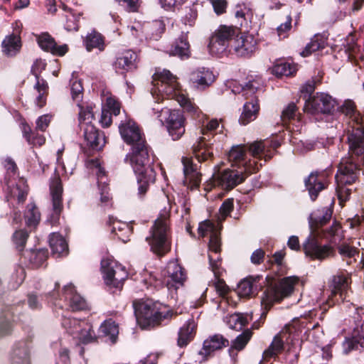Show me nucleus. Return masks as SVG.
<instances>
[{
	"mask_svg": "<svg viewBox=\"0 0 364 364\" xmlns=\"http://www.w3.org/2000/svg\"><path fill=\"white\" fill-rule=\"evenodd\" d=\"M119 133L125 143L132 146V151L127 155L129 161L137 176L138 195L140 198L146 193L150 183L155 180V173L149 166V151L144 135L136 123L126 119L119 126Z\"/></svg>",
	"mask_w": 364,
	"mask_h": 364,
	"instance_id": "nucleus-1",
	"label": "nucleus"
},
{
	"mask_svg": "<svg viewBox=\"0 0 364 364\" xmlns=\"http://www.w3.org/2000/svg\"><path fill=\"white\" fill-rule=\"evenodd\" d=\"M152 83L151 93L156 102L164 99H174L193 117L199 118L202 114L199 108L187 97L186 91L181 88L176 76L169 70L156 72L153 76Z\"/></svg>",
	"mask_w": 364,
	"mask_h": 364,
	"instance_id": "nucleus-2",
	"label": "nucleus"
},
{
	"mask_svg": "<svg viewBox=\"0 0 364 364\" xmlns=\"http://www.w3.org/2000/svg\"><path fill=\"white\" fill-rule=\"evenodd\" d=\"M341 112L348 117V151L355 154L359 161H364V131L360 119L355 109L354 103L350 100L346 101L341 107Z\"/></svg>",
	"mask_w": 364,
	"mask_h": 364,
	"instance_id": "nucleus-3",
	"label": "nucleus"
},
{
	"mask_svg": "<svg viewBox=\"0 0 364 364\" xmlns=\"http://www.w3.org/2000/svg\"><path fill=\"white\" fill-rule=\"evenodd\" d=\"M363 165L364 161H359L358 157L349 151L348 156L342 158L335 177L337 183L336 191L341 202L348 199L350 190L346 188V186L355 181L358 178V167Z\"/></svg>",
	"mask_w": 364,
	"mask_h": 364,
	"instance_id": "nucleus-4",
	"label": "nucleus"
},
{
	"mask_svg": "<svg viewBox=\"0 0 364 364\" xmlns=\"http://www.w3.org/2000/svg\"><path fill=\"white\" fill-rule=\"evenodd\" d=\"M168 215V212L164 210L151 229V236L146 237L151 250L159 255L165 254L170 249Z\"/></svg>",
	"mask_w": 364,
	"mask_h": 364,
	"instance_id": "nucleus-5",
	"label": "nucleus"
},
{
	"mask_svg": "<svg viewBox=\"0 0 364 364\" xmlns=\"http://www.w3.org/2000/svg\"><path fill=\"white\" fill-rule=\"evenodd\" d=\"M135 314L138 323L142 328H146V326L159 325L165 321H168L174 314L166 306L143 302L135 307Z\"/></svg>",
	"mask_w": 364,
	"mask_h": 364,
	"instance_id": "nucleus-6",
	"label": "nucleus"
},
{
	"mask_svg": "<svg viewBox=\"0 0 364 364\" xmlns=\"http://www.w3.org/2000/svg\"><path fill=\"white\" fill-rule=\"evenodd\" d=\"M229 87L234 94L242 92L245 99H250L243 107V111L240 115L239 122L242 125H246L256 118L259 111L258 100L254 96L258 89V83L255 81H250L245 86L240 85L237 82H230Z\"/></svg>",
	"mask_w": 364,
	"mask_h": 364,
	"instance_id": "nucleus-7",
	"label": "nucleus"
},
{
	"mask_svg": "<svg viewBox=\"0 0 364 364\" xmlns=\"http://www.w3.org/2000/svg\"><path fill=\"white\" fill-rule=\"evenodd\" d=\"M198 233L201 237L210 235L208 259L210 267L215 277L220 274L221 264L220 257V242L219 233L214 224L210 220H205L199 224Z\"/></svg>",
	"mask_w": 364,
	"mask_h": 364,
	"instance_id": "nucleus-8",
	"label": "nucleus"
},
{
	"mask_svg": "<svg viewBox=\"0 0 364 364\" xmlns=\"http://www.w3.org/2000/svg\"><path fill=\"white\" fill-rule=\"evenodd\" d=\"M92 119H94V114L92 107L80 109L79 122L84 139L92 149L100 150L105 144V139L92 124Z\"/></svg>",
	"mask_w": 364,
	"mask_h": 364,
	"instance_id": "nucleus-9",
	"label": "nucleus"
},
{
	"mask_svg": "<svg viewBox=\"0 0 364 364\" xmlns=\"http://www.w3.org/2000/svg\"><path fill=\"white\" fill-rule=\"evenodd\" d=\"M299 323V320H294L291 323L286 325L284 329L274 337L269 347L263 352L262 362L276 358L284 350V341H287L291 335L293 339H296L299 331H300Z\"/></svg>",
	"mask_w": 364,
	"mask_h": 364,
	"instance_id": "nucleus-10",
	"label": "nucleus"
},
{
	"mask_svg": "<svg viewBox=\"0 0 364 364\" xmlns=\"http://www.w3.org/2000/svg\"><path fill=\"white\" fill-rule=\"evenodd\" d=\"M62 325L68 333L82 343H89L97 339L92 326L86 320L65 316Z\"/></svg>",
	"mask_w": 364,
	"mask_h": 364,
	"instance_id": "nucleus-11",
	"label": "nucleus"
},
{
	"mask_svg": "<svg viewBox=\"0 0 364 364\" xmlns=\"http://www.w3.org/2000/svg\"><path fill=\"white\" fill-rule=\"evenodd\" d=\"M299 278L296 276L283 278L276 289H269L263 293L261 305L265 310L270 309L275 301H279L283 298L289 296L294 291V286L298 284Z\"/></svg>",
	"mask_w": 364,
	"mask_h": 364,
	"instance_id": "nucleus-12",
	"label": "nucleus"
},
{
	"mask_svg": "<svg viewBox=\"0 0 364 364\" xmlns=\"http://www.w3.org/2000/svg\"><path fill=\"white\" fill-rule=\"evenodd\" d=\"M101 270L107 286L121 289L128 277L124 267L112 258H104L101 261Z\"/></svg>",
	"mask_w": 364,
	"mask_h": 364,
	"instance_id": "nucleus-13",
	"label": "nucleus"
},
{
	"mask_svg": "<svg viewBox=\"0 0 364 364\" xmlns=\"http://www.w3.org/2000/svg\"><path fill=\"white\" fill-rule=\"evenodd\" d=\"M237 30L232 26H220L213 34L208 45L213 55L224 53L228 48H230V41L236 36Z\"/></svg>",
	"mask_w": 364,
	"mask_h": 364,
	"instance_id": "nucleus-14",
	"label": "nucleus"
},
{
	"mask_svg": "<svg viewBox=\"0 0 364 364\" xmlns=\"http://www.w3.org/2000/svg\"><path fill=\"white\" fill-rule=\"evenodd\" d=\"M159 117L161 122L166 123L169 135L173 140L179 139L185 133V118L180 110L162 108Z\"/></svg>",
	"mask_w": 364,
	"mask_h": 364,
	"instance_id": "nucleus-15",
	"label": "nucleus"
},
{
	"mask_svg": "<svg viewBox=\"0 0 364 364\" xmlns=\"http://www.w3.org/2000/svg\"><path fill=\"white\" fill-rule=\"evenodd\" d=\"M46 66V63L44 60L38 59L34 62L31 68V72L36 79L33 95L35 97V104L38 107H42L46 105L48 91V83L45 80L40 78V75L45 70Z\"/></svg>",
	"mask_w": 364,
	"mask_h": 364,
	"instance_id": "nucleus-16",
	"label": "nucleus"
},
{
	"mask_svg": "<svg viewBox=\"0 0 364 364\" xmlns=\"http://www.w3.org/2000/svg\"><path fill=\"white\" fill-rule=\"evenodd\" d=\"M336 101L326 93H316L312 98L307 100L305 97L304 112L316 114H328L334 109Z\"/></svg>",
	"mask_w": 364,
	"mask_h": 364,
	"instance_id": "nucleus-17",
	"label": "nucleus"
},
{
	"mask_svg": "<svg viewBox=\"0 0 364 364\" xmlns=\"http://www.w3.org/2000/svg\"><path fill=\"white\" fill-rule=\"evenodd\" d=\"M163 283L169 291L176 290L183 284L186 274L183 268L177 261H171L163 272Z\"/></svg>",
	"mask_w": 364,
	"mask_h": 364,
	"instance_id": "nucleus-18",
	"label": "nucleus"
},
{
	"mask_svg": "<svg viewBox=\"0 0 364 364\" xmlns=\"http://www.w3.org/2000/svg\"><path fill=\"white\" fill-rule=\"evenodd\" d=\"M249 173L243 170L226 169L223 172L215 173L213 176V183L224 189H232L241 183Z\"/></svg>",
	"mask_w": 364,
	"mask_h": 364,
	"instance_id": "nucleus-19",
	"label": "nucleus"
},
{
	"mask_svg": "<svg viewBox=\"0 0 364 364\" xmlns=\"http://www.w3.org/2000/svg\"><path fill=\"white\" fill-rule=\"evenodd\" d=\"M228 159L232 166H238L240 170H243L248 173H252L259 169L255 160L252 161L247 159L246 147L244 145L233 146L228 154Z\"/></svg>",
	"mask_w": 364,
	"mask_h": 364,
	"instance_id": "nucleus-20",
	"label": "nucleus"
},
{
	"mask_svg": "<svg viewBox=\"0 0 364 364\" xmlns=\"http://www.w3.org/2000/svg\"><path fill=\"white\" fill-rule=\"evenodd\" d=\"M256 49V41L252 35L247 33H236L233 40L230 41V50L235 55L240 57H247L251 55Z\"/></svg>",
	"mask_w": 364,
	"mask_h": 364,
	"instance_id": "nucleus-21",
	"label": "nucleus"
},
{
	"mask_svg": "<svg viewBox=\"0 0 364 364\" xmlns=\"http://www.w3.org/2000/svg\"><path fill=\"white\" fill-rule=\"evenodd\" d=\"M306 256L313 259H325L334 255V250L329 245H321L315 236L310 235L304 244Z\"/></svg>",
	"mask_w": 364,
	"mask_h": 364,
	"instance_id": "nucleus-22",
	"label": "nucleus"
},
{
	"mask_svg": "<svg viewBox=\"0 0 364 364\" xmlns=\"http://www.w3.org/2000/svg\"><path fill=\"white\" fill-rule=\"evenodd\" d=\"M87 168L92 174L97 176V185L100 191V200L102 203H107L109 200L107 186V177L103 167H102L99 159H91L87 162Z\"/></svg>",
	"mask_w": 364,
	"mask_h": 364,
	"instance_id": "nucleus-23",
	"label": "nucleus"
},
{
	"mask_svg": "<svg viewBox=\"0 0 364 364\" xmlns=\"http://www.w3.org/2000/svg\"><path fill=\"white\" fill-rule=\"evenodd\" d=\"M351 274L347 272H341L333 278L332 294L334 296H339V298L344 301L348 296L350 290Z\"/></svg>",
	"mask_w": 364,
	"mask_h": 364,
	"instance_id": "nucleus-24",
	"label": "nucleus"
},
{
	"mask_svg": "<svg viewBox=\"0 0 364 364\" xmlns=\"http://www.w3.org/2000/svg\"><path fill=\"white\" fill-rule=\"evenodd\" d=\"M182 164L184 173L183 184L191 190L198 188L200 183L201 175L197 171L196 166L193 165L192 159L188 157H183Z\"/></svg>",
	"mask_w": 364,
	"mask_h": 364,
	"instance_id": "nucleus-25",
	"label": "nucleus"
},
{
	"mask_svg": "<svg viewBox=\"0 0 364 364\" xmlns=\"http://www.w3.org/2000/svg\"><path fill=\"white\" fill-rule=\"evenodd\" d=\"M229 341L220 334L209 336L203 341V348L199 354L205 358L210 357L215 351L228 346Z\"/></svg>",
	"mask_w": 364,
	"mask_h": 364,
	"instance_id": "nucleus-26",
	"label": "nucleus"
},
{
	"mask_svg": "<svg viewBox=\"0 0 364 364\" xmlns=\"http://www.w3.org/2000/svg\"><path fill=\"white\" fill-rule=\"evenodd\" d=\"M326 176L324 172L315 171L305 180V186L312 200H314L318 193L326 188Z\"/></svg>",
	"mask_w": 364,
	"mask_h": 364,
	"instance_id": "nucleus-27",
	"label": "nucleus"
},
{
	"mask_svg": "<svg viewBox=\"0 0 364 364\" xmlns=\"http://www.w3.org/2000/svg\"><path fill=\"white\" fill-rule=\"evenodd\" d=\"M215 77L213 71L210 69L199 68L191 73L189 80L194 87L205 89L215 81Z\"/></svg>",
	"mask_w": 364,
	"mask_h": 364,
	"instance_id": "nucleus-28",
	"label": "nucleus"
},
{
	"mask_svg": "<svg viewBox=\"0 0 364 364\" xmlns=\"http://www.w3.org/2000/svg\"><path fill=\"white\" fill-rule=\"evenodd\" d=\"M137 55L132 50H127L119 56L114 62V68L117 73H124L136 68Z\"/></svg>",
	"mask_w": 364,
	"mask_h": 364,
	"instance_id": "nucleus-29",
	"label": "nucleus"
},
{
	"mask_svg": "<svg viewBox=\"0 0 364 364\" xmlns=\"http://www.w3.org/2000/svg\"><path fill=\"white\" fill-rule=\"evenodd\" d=\"M39 46L44 50L53 55H64L68 52L67 45L58 46L54 39L48 33H42L38 38Z\"/></svg>",
	"mask_w": 364,
	"mask_h": 364,
	"instance_id": "nucleus-30",
	"label": "nucleus"
},
{
	"mask_svg": "<svg viewBox=\"0 0 364 364\" xmlns=\"http://www.w3.org/2000/svg\"><path fill=\"white\" fill-rule=\"evenodd\" d=\"M30 348L27 341L17 343L11 354V364H31Z\"/></svg>",
	"mask_w": 364,
	"mask_h": 364,
	"instance_id": "nucleus-31",
	"label": "nucleus"
},
{
	"mask_svg": "<svg viewBox=\"0 0 364 364\" xmlns=\"http://www.w3.org/2000/svg\"><path fill=\"white\" fill-rule=\"evenodd\" d=\"M63 296L65 300L69 301L72 311L84 310L87 307L86 301L75 291L73 284L65 286Z\"/></svg>",
	"mask_w": 364,
	"mask_h": 364,
	"instance_id": "nucleus-32",
	"label": "nucleus"
},
{
	"mask_svg": "<svg viewBox=\"0 0 364 364\" xmlns=\"http://www.w3.org/2000/svg\"><path fill=\"white\" fill-rule=\"evenodd\" d=\"M205 136H200L193 145V152L199 162L206 161L213 157L212 147Z\"/></svg>",
	"mask_w": 364,
	"mask_h": 364,
	"instance_id": "nucleus-33",
	"label": "nucleus"
},
{
	"mask_svg": "<svg viewBox=\"0 0 364 364\" xmlns=\"http://www.w3.org/2000/svg\"><path fill=\"white\" fill-rule=\"evenodd\" d=\"M50 194L52 197L53 215L58 218L62 210L63 186L59 178H55L50 183Z\"/></svg>",
	"mask_w": 364,
	"mask_h": 364,
	"instance_id": "nucleus-34",
	"label": "nucleus"
},
{
	"mask_svg": "<svg viewBox=\"0 0 364 364\" xmlns=\"http://www.w3.org/2000/svg\"><path fill=\"white\" fill-rule=\"evenodd\" d=\"M332 211L328 208H323L314 210L309 217V224L311 229L316 231L319 226H322L330 220Z\"/></svg>",
	"mask_w": 364,
	"mask_h": 364,
	"instance_id": "nucleus-35",
	"label": "nucleus"
},
{
	"mask_svg": "<svg viewBox=\"0 0 364 364\" xmlns=\"http://www.w3.org/2000/svg\"><path fill=\"white\" fill-rule=\"evenodd\" d=\"M21 46L20 36L9 35L2 42V51L6 55L13 57L19 53Z\"/></svg>",
	"mask_w": 364,
	"mask_h": 364,
	"instance_id": "nucleus-36",
	"label": "nucleus"
},
{
	"mask_svg": "<svg viewBox=\"0 0 364 364\" xmlns=\"http://www.w3.org/2000/svg\"><path fill=\"white\" fill-rule=\"evenodd\" d=\"M49 244L53 255L60 257L68 254V243L61 235L56 232L52 233L49 238Z\"/></svg>",
	"mask_w": 364,
	"mask_h": 364,
	"instance_id": "nucleus-37",
	"label": "nucleus"
},
{
	"mask_svg": "<svg viewBox=\"0 0 364 364\" xmlns=\"http://www.w3.org/2000/svg\"><path fill=\"white\" fill-rule=\"evenodd\" d=\"M195 322L188 320L179 330L177 344L179 347H184L193 338L195 331Z\"/></svg>",
	"mask_w": 364,
	"mask_h": 364,
	"instance_id": "nucleus-38",
	"label": "nucleus"
},
{
	"mask_svg": "<svg viewBox=\"0 0 364 364\" xmlns=\"http://www.w3.org/2000/svg\"><path fill=\"white\" fill-rule=\"evenodd\" d=\"M111 231L119 240L123 242H127L129 240L132 227L127 223L114 220L112 224Z\"/></svg>",
	"mask_w": 364,
	"mask_h": 364,
	"instance_id": "nucleus-39",
	"label": "nucleus"
},
{
	"mask_svg": "<svg viewBox=\"0 0 364 364\" xmlns=\"http://www.w3.org/2000/svg\"><path fill=\"white\" fill-rule=\"evenodd\" d=\"M223 129V125L220 124L216 119H211L205 124L203 122L200 129L201 136H205L206 139L209 140L211 136L222 133Z\"/></svg>",
	"mask_w": 364,
	"mask_h": 364,
	"instance_id": "nucleus-40",
	"label": "nucleus"
},
{
	"mask_svg": "<svg viewBox=\"0 0 364 364\" xmlns=\"http://www.w3.org/2000/svg\"><path fill=\"white\" fill-rule=\"evenodd\" d=\"M326 45V39L323 36L316 35L306 46L301 55L304 57L308 56L314 52L323 49Z\"/></svg>",
	"mask_w": 364,
	"mask_h": 364,
	"instance_id": "nucleus-41",
	"label": "nucleus"
},
{
	"mask_svg": "<svg viewBox=\"0 0 364 364\" xmlns=\"http://www.w3.org/2000/svg\"><path fill=\"white\" fill-rule=\"evenodd\" d=\"M235 16L240 21V24L242 26L247 24V21H251L253 13L252 9L245 4H238L235 8Z\"/></svg>",
	"mask_w": 364,
	"mask_h": 364,
	"instance_id": "nucleus-42",
	"label": "nucleus"
},
{
	"mask_svg": "<svg viewBox=\"0 0 364 364\" xmlns=\"http://www.w3.org/2000/svg\"><path fill=\"white\" fill-rule=\"evenodd\" d=\"M26 257L28 258L33 267H39L43 264L48 258L47 250L40 249L26 252Z\"/></svg>",
	"mask_w": 364,
	"mask_h": 364,
	"instance_id": "nucleus-43",
	"label": "nucleus"
},
{
	"mask_svg": "<svg viewBox=\"0 0 364 364\" xmlns=\"http://www.w3.org/2000/svg\"><path fill=\"white\" fill-rule=\"evenodd\" d=\"M355 326L353 328L355 338H363V345L364 346V309H356L353 315Z\"/></svg>",
	"mask_w": 364,
	"mask_h": 364,
	"instance_id": "nucleus-44",
	"label": "nucleus"
},
{
	"mask_svg": "<svg viewBox=\"0 0 364 364\" xmlns=\"http://www.w3.org/2000/svg\"><path fill=\"white\" fill-rule=\"evenodd\" d=\"M100 331L107 336L109 337L112 343H115L119 333L118 325L112 319L105 321L100 327Z\"/></svg>",
	"mask_w": 364,
	"mask_h": 364,
	"instance_id": "nucleus-45",
	"label": "nucleus"
},
{
	"mask_svg": "<svg viewBox=\"0 0 364 364\" xmlns=\"http://www.w3.org/2000/svg\"><path fill=\"white\" fill-rule=\"evenodd\" d=\"M272 73L277 77L291 76L296 72L294 65L289 63H279L272 68Z\"/></svg>",
	"mask_w": 364,
	"mask_h": 364,
	"instance_id": "nucleus-46",
	"label": "nucleus"
},
{
	"mask_svg": "<svg viewBox=\"0 0 364 364\" xmlns=\"http://www.w3.org/2000/svg\"><path fill=\"white\" fill-rule=\"evenodd\" d=\"M256 279L247 278L240 282L237 287L238 294L241 297L252 295L257 289Z\"/></svg>",
	"mask_w": 364,
	"mask_h": 364,
	"instance_id": "nucleus-47",
	"label": "nucleus"
},
{
	"mask_svg": "<svg viewBox=\"0 0 364 364\" xmlns=\"http://www.w3.org/2000/svg\"><path fill=\"white\" fill-rule=\"evenodd\" d=\"M189 44L186 38L182 37L176 41L171 50V54L181 58L189 56Z\"/></svg>",
	"mask_w": 364,
	"mask_h": 364,
	"instance_id": "nucleus-48",
	"label": "nucleus"
},
{
	"mask_svg": "<svg viewBox=\"0 0 364 364\" xmlns=\"http://www.w3.org/2000/svg\"><path fill=\"white\" fill-rule=\"evenodd\" d=\"M85 46L88 51L93 48H98L100 51L104 50V41L100 33L93 31L89 33L85 40Z\"/></svg>",
	"mask_w": 364,
	"mask_h": 364,
	"instance_id": "nucleus-49",
	"label": "nucleus"
},
{
	"mask_svg": "<svg viewBox=\"0 0 364 364\" xmlns=\"http://www.w3.org/2000/svg\"><path fill=\"white\" fill-rule=\"evenodd\" d=\"M363 343V338H355L353 331L351 338H346L342 343L343 353L348 354L352 350L358 349L359 346L364 348Z\"/></svg>",
	"mask_w": 364,
	"mask_h": 364,
	"instance_id": "nucleus-50",
	"label": "nucleus"
},
{
	"mask_svg": "<svg viewBox=\"0 0 364 364\" xmlns=\"http://www.w3.org/2000/svg\"><path fill=\"white\" fill-rule=\"evenodd\" d=\"M226 322L230 328L240 331L247 323V316L234 314L226 318Z\"/></svg>",
	"mask_w": 364,
	"mask_h": 364,
	"instance_id": "nucleus-51",
	"label": "nucleus"
},
{
	"mask_svg": "<svg viewBox=\"0 0 364 364\" xmlns=\"http://www.w3.org/2000/svg\"><path fill=\"white\" fill-rule=\"evenodd\" d=\"M40 213L33 203L28 204L25 213L26 222L28 226L36 227L40 220Z\"/></svg>",
	"mask_w": 364,
	"mask_h": 364,
	"instance_id": "nucleus-52",
	"label": "nucleus"
},
{
	"mask_svg": "<svg viewBox=\"0 0 364 364\" xmlns=\"http://www.w3.org/2000/svg\"><path fill=\"white\" fill-rule=\"evenodd\" d=\"M252 337V332L249 330L245 331L242 333L237 336V338L232 341L231 348L237 350H242L247 344Z\"/></svg>",
	"mask_w": 364,
	"mask_h": 364,
	"instance_id": "nucleus-53",
	"label": "nucleus"
},
{
	"mask_svg": "<svg viewBox=\"0 0 364 364\" xmlns=\"http://www.w3.org/2000/svg\"><path fill=\"white\" fill-rule=\"evenodd\" d=\"M83 87L80 80H75L71 83V95L73 100H75L80 108L84 109L79 103L82 98Z\"/></svg>",
	"mask_w": 364,
	"mask_h": 364,
	"instance_id": "nucleus-54",
	"label": "nucleus"
},
{
	"mask_svg": "<svg viewBox=\"0 0 364 364\" xmlns=\"http://www.w3.org/2000/svg\"><path fill=\"white\" fill-rule=\"evenodd\" d=\"M233 209V199H226L221 205L219 210L218 220L220 222L224 220Z\"/></svg>",
	"mask_w": 364,
	"mask_h": 364,
	"instance_id": "nucleus-55",
	"label": "nucleus"
},
{
	"mask_svg": "<svg viewBox=\"0 0 364 364\" xmlns=\"http://www.w3.org/2000/svg\"><path fill=\"white\" fill-rule=\"evenodd\" d=\"M266 146L264 141H255L249 146V150L252 156L258 158L264 154Z\"/></svg>",
	"mask_w": 364,
	"mask_h": 364,
	"instance_id": "nucleus-56",
	"label": "nucleus"
},
{
	"mask_svg": "<svg viewBox=\"0 0 364 364\" xmlns=\"http://www.w3.org/2000/svg\"><path fill=\"white\" fill-rule=\"evenodd\" d=\"M103 107H105L107 110L114 115H118L120 112L119 103L112 97H109L106 99V102Z\"/></svg>",
	"mask_w": 364,
	"mask_h": 364,
	"instance_id": "nucleus-57",
	"label": "nucleus"
},
{
	"mask_svg": "<svg viewBox=\"0 0 364 364\" xmlns=\"http://www.w3.org/2000/svg\"><path fill=\"white\" fill-rule=\"evenodd\" d=\"M341 232V226L339 223L337 222H334L332 226L328 230L326 235L325 236H330L332 237L331 242L336 243L337 241L341 240V237L340 235Z\"/></svg>",
	"mask_w": 364,
	"mask_h": 364,
	"instance_id": "nucleus-58",
	"label": "nucleus"
},
{
	"mask_svg": "<svg viewBox=\"0 0 364 364\" xmlns=\"http://www.w3.org/2000/svg\"><path fill=\"white\" fill-rule=\"evenodd\" d=\"M24 136L28 141V143L32 144L33 145L41 146L45 143V137L43 135L34 134H28L26 130L23 132Z\"/></svg>",
	"mask_w": 364,
	"mask_h": 364,
	"instance_id": "nucleus-59",
	"label": "nucleus"
},
{
	"mask_svg": "<svg viewBox=\"0 0 364 364\" xmlns=\"http://www.w3.org/2000/svg\"><path fill=\"white\" fill-rule=\"evenodd\" d=\"M28 238V233L23 230L16 231L14 240L18 248H23Z\"/></svg>",
	"mask_w": 364,
	"mask_h": 364,
	"instance_id": "nucleus-60",
	"label": "nucleus"
},
{
	"mask_svg": "<svg viewBox=\"0 0 364 364\" xmlns=\"http://www.w3.org/2000/svg\"><path fill=\"white\" fill-rule=\"evenodd\" d=\"M296 112V105L294 104H290L287 108H285L281 115L282 120L284 123H287V121L294 119Z\"/></svg>",
	"mask_w": 364,
	"mask_h": 364,
	"instance_id": "nucleus-61",
	"label": "nucleus"
},
{
	"mask_svg": "<svg viewBox=\"0 0 364 364\" xmlns=\"http://www.w3.org/2000/svg\"><path fill=\"white\" fill-rule=\"evenodd\" d=\"M65 27L69 31H77L78 29L77 21L75 15L70 13L66 16Z\"/></svg>",
	"mask_w": 364,
	"mask_h": 364,
	"instance_id": "nucleus-62",
	"label": "nucleus"
},
{
	"mask_svg": "<svg viewBox=\"0 0 364 364\" xmlns=\"http://www.w3.org/2000/svg\"><path fill=\"white\" fill-rule=\"evenodd\" d=\"M51 119V116L45 114L41 116L36 120V128L42 132L45 131L48 127Z\"/></svg>",
	"mask_w": 364,
	"mask_h": 364,
	"instance_id": "nucleus-63",
	"label": "nucleus"
},
{
	"mask_svg": "<svg viewBox=\"0 0 364 364\" xmlns=\"http://www.w3.org/2000/svg\"><path fill=\"white\" fill-rule=\"evenodd\" d=\"M338 252L342 256L348 257H352L357 253V250L355 247H350L346 244L341 245L338 247Z\"/></svg>",
	"mask_w": 364,
	"mask_h": 364,
	"instance_id": "nucleus-64",
	"label": "nucleus"
}]
</instances>
